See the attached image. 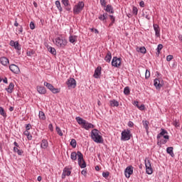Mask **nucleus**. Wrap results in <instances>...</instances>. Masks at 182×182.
I'll return each instance as SVG.
<instances>
[{"mask_svg": "<svg viewBox=\"0 0 182 182\" xmlns=\"http://www.w3.org/2000/svg\"><path fill=\"white\" fill-rule=\"evenodd\" d=\"M168 134V132H167V130L164 129H161V132L157 135V144L159 146V147H161L163 144H166L167 141H168V139H170V136L167 135Z\"/></svg>", "mask_w": 182, "mask_h": 182, "instance_id": "nucleus-1", "label": "nucleus"}, {"mask_svg": "<svg viewBox=\"0 0 182 182\" xmlns=\"http://www.w3.org/2000/svg\"><path fill=\"white\" fill-rule=\"evenodd\" d=\"M77 157L80 167H81V168H85L86 167V162L85 161V159H83V154L82 152L78 151L77 153L75 151L71 153L70 159L73 161L77 160Z\"/></svg>", "mask_w": 182, "mask_h": 182, "instance_id": "nucleus-2", "label": "nucleus"}, {"mask_svg": "<svg viewBox=\"0 0 182 182\" xmlns=\"http://www.w3.org/2000/svg\"><path fill=\"white\" fill-rule=\"evenodd\" d=\"M76 122L78 124L82 125V129H85V130H89L90 129H95V125L92 123H89L87 121L83 119L80 117H77L75 118Z\"/></svg>", "mask_w": 182, "mask_h": 182, "instance_id": "nucleus-3", "label": "nucleus"}, {"mask_svg": "<svg viewBox=\"0 0 182 182\" xmlns=\"http://www.w3.org/2000/svg\"><path fill=\"white\" fill-rule=\"evenodd\" d=\"M100 132L99 130L94 129L91 132V139H93V141L95 143H98L99 144H103V137L99 134Z\"/></svg>", "mask_w": 182, "mask_h": 182, "instance_id": "nucleus-4", "label": "nucleus"}, {"mask_svg": "<svg viewBox=\"0 0 182 182\" xmlns=\"http://www.w3.org/2000/svg\"><path fill=\"white\" fill-rule=\"evenodd\" d=\"M54 43L58 46V48L65 49V47L68 45V41L63 36H60L55 38Z\"/></svg>", "mask_w": 182, "mask_h": 182, "instance_id": "nucleus-5", "label": "nucleus"}, {"mask_svg": "<svg viewBox=\"0 0 182 182\" xmlns=\"http://www.w3.org/2000/svg\"><path fill=\"white\" fill-rule=\"evenodd\" d=\"M83 8H85V3H83V1H79L73 7V14H75V15H79V14L83 11Z\"/></svg>", "mask_w": 182, "mask_h": 182, "instance_id": "nucleus-6", "label": "nucleus"}, {"mask_svg": "<svg viewBox=\"0 0 182 182\" xmlns=\"http://www.w3.org/2000/svg\"><path fill=\"white\" fill-rule=\"evenodd\" d=\"M130 139H132V134H130L129 129H125L122 132L121 140L122 141H127L128 140H130Z\"/></svg>", "mask_w": 182, "mask_h": 182, "instance_id": "nucleus-7", "label": "nucleus"}, {"mask_svg": "<svg viewBox=\"0 0 182 182\" xmlns=\"http://www.w3.org/2000/svg\"><path fill=\"white\" fill-rule=\"evenodd\" d=\"M112 66L114 68H120V66H122V58L113 57L112 60Z\"/></svg>", "mask_w": 182, "mask_h": 182, "instance_id": "nucleus-8", "label": "nucleus"}, {"mask_svg": "<svg viewBox=\"0 0 182 182\" xmlns=\"http://www.w3.org/2000/svg\"><path fill=\"white\" fill-rule=\"evenodd\" d=\"M9 70H11V72L15 73L16 75L21 73V70H19V67L15 64L10 65Z\"/></svg>", "mask_w": 182, "mask_h": 182, "instance_id": "nucleus-9", "label": "nucleus"}, {"mask_svg": "<svg viewBox=\"0 0 182 182\" xmlns=\"http://www.w3.org/2000/svg\"><path fill=\"white\" fill-rule=\"evenodd\" d=\"M163 85H164V81H163V80H160L159 78H156L154 80V86H155L156 89H160L163 87Z\"/></svg>", "mask_w": 182, "mask_h": 182, "instance_id": "nucleus-10", "label": "nucleus"}, {"mask_svg": "<svg viewBox=\"0 0 182 182\" xmlns=\"http://www.w3.org/2000/svg\"><path fill=\"white\" fill-rule=\"evenodd\" d=\"M125 177L130 178V176L133 174V166H127L124 171Z\"/></svg>", "mask_w": 182, "mask_h": 182, "instance_id": "nucleus-11", "label": "nucleus"}, {"mask_svg": "<svg viewBox=\"0 0 182 182\" xmlns=\"http://www.w3.org/2000/svg\"><path fill=\"white\" fill-rule=\"evenodd\" d=\"M67 85L68 87L75 89V87H76V80L75 78H69L67 81Z\"/></svg>", "mask_w": 182, "mask_h": 182, "instance_id": "nucleus-12", "label": "nucleus"}, {"mask_svg": "<svg viewBox=\"0 0 182 182\" xmlns=\"http://www.w3.org/2000/svg\"><path fill=\"white\" fill-rule=\"evenodd\" d=\"M61 3L65 6V10L70 12L72 8L70 7V3L69 2V0H61Z\"/></svg>", "mask_w": 182, "mask_h": 182, "instance_id": "nucleus-13", "label": "nucleus"}, {"mask_svg": "<svg viewBox=\"0 0 182 182\" xmlns=\"http://www.w3.org/2000/svg\"><path fill=\"white\" fill-rule=\"evenodd\" d=\"M0 63L3 66H8L9 65V59L8 58L3 56L0 58Z\"/></svg>", "mask_w": 182, "mask_h": 182, "instance_id": "nucleus-14", "label": "nucleus"}, {"mask_svg": "<svg viewBox=\"0 0 182 182\" xmlns=\"http://www.w3.org/2000/svg\"><path fill=\"white\" fill-rule=\"evenodd\" d=\"M154 31H155V36L160 38V26L159 24H153Z\"/></svg>", "mask_w": 182, "mask_h": 182, "instance_id": "nucleus-15", "label": "nucleus"}, {"mask_svg": "<svg viewBox=\"0 0 182 182\" xmlns=\"http://www.w3.org/2000/svg\"><path fill=\"white\" fill-rule=\"evenodd\" d=\"M100 75H102V67H97L95 70L94 77L95 79H99Z\"/></svg>", "mask_w": 182, "mask_h": 182, "instance_id": "nucleus-16", "label": "nucleus"}, {"mask_svg": "<svg viewBox=\"0 0 182 182\" xmlns=\"http://www.w3.org/2000/svg\"><path fill=\"white\" fill-rule=\"evenodd\" d=\"M44 86H46V87H48L51 92H53V90H58V89H55L52 84L48 83V82H44Z\"/></svg>", "mask_w": 182, "mask_h": 182, "instance_id": "nucleus-17", "label": "nucleus"}, {"mask_svg": "<svg viewBox=\"0 0 182 182\" xmlns=\"http://www.w3.org/2000/svg\"><path fill=\"white\" fill-rule=\"evenodd\" d=\"M49 146V144L48 143V140L43 139L41 143V149H48V146Z\"/></svg>", "mask_w": 182, "mask_h": 182, "instance_id": "nucleus-18", "label": "nucleus"}, {"mask_svg": "<svg viewBox=\"0 0 182 182\" xmlns=\"http://www.w3.org/2000/svg\"><path fill=\"white\" fill-rule=\"evenodd\" d=\"M105 60L107 63H110V61L112 60V53H110V51H108L107 53V55H106V56L105 58Z\"/></svg>", "mask_w": 182, "mask_h": 182, "instance_id": "nucleus-19", "label": "nucleus"}, {"mask_svg": "<svg viewBox=\"0 0 182 182\" xmlns=\"http://www.w3.org/2000/svg\"><path fill=\"white\" fill-rule=\"evenodd\" d=\"M143 16L146 18V19H148V21H150V19H151V13L148 10L143 13Z\"/></svg>", "mask_w": 182, "mask_h": 182, "instance_id": "nucleus-20", "label": "nucleus"}, {"mask_svg": "<svg viewBox=\"0 0 182 182\" xmlns=\"http://www.w3.org/2000/svg\"><path fill=\"white\" fill-rule=\"evenodd\" d=\"M76 41H77V36L70 35L69 36V42L70 43H73V45H75V42H76Z\"/></svg>", "mask_w": 182, "mask_h": 182, "instance_id": "nucleus-21", "label": "nucleus"}, {"mask_svg": "<svg viewBox=\"0 0 182 182\" xmlns=\"http://www.w3.org/2000/svg\"><path fill=\"white\" fill-rule=\"evenodd\" d=\"M55 6L59 12H62L63 11V8H62V5H60V1L59 0L55 1Z\"/></svg>", "mask_w": 182, "mask_h": 182, "instance_id": "nucleus-22", "label": "nucleus"}, {"mask_svg": "<svg viewBox=\"0 0 182 182\" xmlns=\"http://www.w3.org/2000/svg\"><path fill=\"white\" fill-rule=\"evenodd\" d=\"M109 105L112 107H119V102H117L116 100H112L109 101Z\"/></svg>", "mask_w": 182, "mask_h": 182, "instance_id": "nucleus-23", "label": "nucleus"}, {"mask_svg": "<svg viewBox=\"0 0 182 182\" xmlns=\"http://www.w3.org/2000/svg\"><path fill=\"white\" fill-rule=\"evenodd\" d=\"M19 149H21V147H14V153H17V154H18V156H22L23 151H22Z\"/></svg>", "mask_w": 182, "mask_h": 182, "instance_id": "nucleus-24", "label": "nucleus"}, {"mask_svg": "<svg viewBox=\"0 0 182 182\" xmlns=\"http://www.w3.org/2000/svg\"><path fill=\"white\" fill-rule=\"evenodd\" d=\"M166 153H168V154H170V156H171V157H174V152H173L172 146L168 147L166 149Z\"/></svg>", "mask_w": 182, "mask_h": 182, "instance_id": "nucleus-25", "label": "nucleus"}, {"mask_svg": "<svg viewBox=\"0 0 182 182\" xmlns=\"http://www.w3.org/2000/svg\"><path fill=\"white\" fill-rule=\"evenodd\" d=\"M98 19H100V21H106V19H107V13H104L103 14H101L98 17Z\"/></svg>", "mask_w": 182, "mask_h": 182, "instance_id": "nucleus-26", "label": "nucleus"}, {"mask_svg": "<svg viewBox=\"0 0 182 182\" xmlns=\"http://www.w3.org/2000/svg\"><path fill=\"white\" fill-rule=\"evenodd\" d=\"M136 50H137V52H140V53H143L144 55L146 54L147 52V50H146V47H144V46L137 48Z\"/></svg>", "mask_w": 182, "mask_h": 182, "instance_id": "nucleus-27", "label": "nucleus"}, {"mask_svg": "<svg viewBox=\"0 0 182 182\" xmlns=\"http://www.w3.org/2000/svg\"><path fill=\"white\" fill-rule=\"evenodd\" d=\"M24 136H26L28 140H32V135H31V133L29 132V131L26 130L23 132Z\"/></svg>", "mask_w": 182, "mask_h": 182, "instance_id": "nucleus-28", "label": "nucleus"}, {"mask_svg": "<svg viewBox=\"0 0 182 182\" xmlns=\"http://www.w3.org/2000/svg\"><path fill=\"white\" fill-rule=\"evenodd\" d=\"M48 52H50V53H51V55H56V49H55V48L53 47H48Z\"/></svg>", "mask_w": 182, "mask_h": 182, "instance_id": "nucleus-29", "label": "nucleus"}, {"mask_svg": "<svg viewBox=\"0 0 182 182\" xmlns=\"http://www.w3.org/2000/svg\"><path fill=\"white\" fill-rule=\"evenodd\" d=\"M105 11L107 12H109V14H113L114 11H113V7H112V6H109V5H107L106 9H105Z\"/></svg>", "mask_w": 182, "mask_h": 182, "instance_id": "nucleus-30", "label": "nucleus"}, {"mask_svg": "<svg viewBox=\"0 0 182 182\" xmlns=\"http://www.w3.org/2000/svg\"><path fill=\"white\" fill-rule=\"evenodd\" d=\"M146 174H153V168L151 166L146 167Z\"/></svg>", "mask_w": 182, "mask_h": 182, "instance_id": "nucleus-31", "label": "nucleus"}, {"mask_svg": "<svg viewBox=\"0 0 182 182\" xmlns=\"http://www.w3.org/2000/svg\"><path fill=\"white\" fill-rule=\"evenodd\" d=\"M13 48H14V49H16V50H21V45L19 44V42H18V41H16V43H15L14 46Z\"/></svg>", "mask_w": 182, "mask_h": 182, "instance_id": "nucleus-32", "label": "nucleus"}, {"mask_svg": "<svg viewBox=\"0 0 182 182\" xmlns=\"http://www.w3.org/2000/svg\"><path fill=\"white\" fill-rule=\"evenodd\" d=\"M39 118L41 119V120H45L46 119V117H45V113L43 112L40 111L38 114Z\"/></svg>", "mask_w": 182, "mask_h": 182, "instance_id": "nucleus-33", "label": "nucleus"}, {"mask_svg": "<svg viewBox=\"0 0 182 182\" xmlns=\"http://www.w3.org/2000/svg\"><path fill=\"white\" fill-rule=\"evenodd\" d=\"M161 49H163V44H159L157 48H156V54L159 55H160V50H161Z\"/></svg>", "mask_w": 182, "mask_h": 182, "instance_id": "nucleus-34", "label": "nucleus"}, {"mask_svg": "<svg viewBox=\"0 0 182 182\" xmlns=\"http://www.w3.org/2000/svg\"><path fill=\"white\" fill-rule=\"evenodd\" d=\"M70 144V146H72V147H73V149H75L76 144H77L76 139H71Z\"/></svg>", "mask_w": 182, "mask_h": 182, "instance_id": "nucleus-35", "label": "nucleus"}, {"mask_svg": "<svg viewBox=\"0 0 182 182\" xmlns=\"http://www.w3.org/2000/svg\"><path fill=\"white\" fill-rule=\"evenodd\" d=\"M144 126L146 129V133L149 132V122L147 120L143 121Z\"/></svg>", "mask_w": 182, "mask_h": 182, "instance_id": "nucleus-36", "label": "nucleus"}, {"mask_svg": "<svg viewBox=\"0 0 182 182\" xmlns=\"http://www.w3.org/2000/svg\"><path fill=\"white\" fill-rule=\"evenodd\" d=\"M145 166L146 167L151 166V163L150 162V160L149 159V158L145 159Z\"/></svg>", "mask_w": 182, "mask_h": 182, "instance_id": "nucleus-37", "label": "nucleus"}, {"mask_svg": "<svg viewBox=\"0 0 182 182\" xmlns=\"http://www.w3.org/2000/svg\"><path fill=\"white\" fill-rule=\"evenodd\" d=\"M55 130L59 136H63V133L62 132V129L59 127H55Z\"/></svg>", "mask_w": 182, "mask_h": 182, "instance_id": "nucleus-38", "label": "nucleus"}, {"mask_svg": "<svg viewBox=\"0 0 182 182\" xmlns=\"http://www.w3.org/2000/svg\"><path fill=\"white\" fill-rule=\"evenodd\" d=\"M14 85L13 82H10L9 83V87L6 89V90H10L11 92V90H14Z\"/></svg>", "mask_w": 182, "mask_h": 182, "instance_id": "nucleus-39", "label": "nucleus"}, {"mask_svg": "<svg viewBox=\"0 0 182 182\" xmlns=\"http://www.w3.org/2000/svg\"><path fill=\"white\" fill-rule=\"evenodd\" d=\"M109 18L111 19V23H109V26H113V23H114V21H115L114 16L110 15Z\"/></svg>", "mask_w": 182, "mask_h": 182, "instance_id": "nucleus-40", "label": "nucleus"}, {"mask_svg": "<svg viewBox=\"0 0 182 182\" xmlns=\"http://www.w3.org/2000/svg\"><path fill=\"white\" fill-rule=\"evenodd\" d=\"M0 114H1V116H4V117L6 116V113H5V110L2 107H0Z\"/></svg>", "mask_w": 182, "mask_h": 182, "instance_id": "nucleus-41", "label": "nucleus"}, {"mask_svg": "<svg viewBox=\"0 0 182 182\" xmlns=\"http://www.w3.org/2000/svg\"><path fill=\"white\" fill-rule=\"evenodd\" d=\"M173 126H175V127H180V122L177 119L173 121Z\"/></svg>", "mask_w": 182, "mask_h": 182, "instance_id": "nucleus-42", "label": "nucleus"}, {"mask_svg": "<svg viewBox=\"0 0 182 182\" xmlns=\"http://www.w3.org/2000/svg\"><path fill=\"white\" fill-rule=\"evenodd\" d=\"M150 77V70H146L145 79H149Z\"/></svg>", "mask_w": 182, "mask_h": 182, "instance_id": "nucleus-43", "label": "nucleus"}, {"mask_svg": "<svg viewBox=\"0 0 182 182\" xmlns=\"http://www.w3.org/2000/svg\"><path fill=\"white\" fill-rule=\"evenodd\" d=\"M132 12H133L134 15H137V14L139 12V9H137V7L134 6L132 9Z\"/></svg>", "mask_w": 182, "mask_h": 182, "instance_id": "nucleus-44", "label": "nucleus"}, {"mask_svg": "<svg viewBox=\"0 0 182 182\" xmlns=\"http://www.w3.org/2000/svg\"><path fill=\"white\" fill-rule=\"evenodd\" d=\"M110 173L109 171H107V172H103L102 173V176L105 178H107V177H109Z\"/></svg>", "mask_w": 182, "mask_h": 182, "instance_id": "nucleus-45", "label": "nucleus"}, {"mask_svg": "<svg viewBox=\"0 0 182 182\" xmlns=\"http://www.w3.org/2000/svg\"><path fill=\"white\" fill-rule=\"evenodd\" d=\"M30 29H31L32 31L35 29V23H33V21H31L30 23Z\"/></svg>", "mask_w": 182, "mask_h": 182, "instance_id": "nucleus-46", "label": "nucleus"}, {"mask_svg": "<svg viewBox=\"0 0 182 182\" xmlns=\"http://www.w3.org/2000/svg\"><path fill=\"white\" fill-rule=\"evenodd\" d=\"M136 107H138V109H139V110H144V109H145L144 105H136Z\"/></svg>", "mask_w": 182, "mask_h": 182, "instance_id": "nucleus-47", "label": "nucleus"}, {"mask_svg": "<svg viewBox=\"0 0 182 182\" xmlns=\"http://www.w3.org/2000/svg\"><path fill=\"white\" fill-rule=\"evenodd\" d=\"M166 60L167 62H170L171 60H173V55H167Z\"/></svg>", "mask_w": 182, "mask_h": 182, "instance_id": "nucleus-48", "label": "nucleus"}, {"mask_svg": "<svg viewBox=\"0 0 182 182\" xmlns=\"http://www.w3.org/2000/svg\"><path fill=\"white\" fill-rule=\"evenodd\" d=\"M16 43V41H14V40H11L10 41V46H12L14 48L15 46Z\"/></svg>", "mask_w": 182, "mask_h": 182, "instance_id": "nucleus-49", "label": "nucleus"}, {"mask_svg": "<svg viewBox=\"0 0 182 182\" xmlns=\"http://www.w3.org/2000/svg\"><path fill=\"white\" fill-rule=\"evenodd\" d=\"M22 32H23V27H22V26H19L18 33H22Z\"/></svg>", "mask_w": 182, "mask_h": 182, "instance_id": "nucleus-50", "label": "nucleus"}, {"mask_svg": "<svg viewBox=\"0 0 182 182\" xmlns=\"http://www.w3.org/2000/svg\"><path fill=\"white\" fill-rule=\"evenodd\" d=\"M31 129H32V125H31V124H27L26 127V129L27 131H29V130H31Z\"/></svg>", "mask_w": 182, "mask_h": 182, "instance_id": "nucleus-51", "label": "nucleus"}, {"mask_svg": "<svg viewBox=\"0 0 182 182\" xmlns=\"http://www.w3.org/2000/svg\"><path fill=\"white\" fill-rule=\"evenodd\" d=\"M100 4L102 6H106V1L105 0H100Z\"/></svg>", "mask_w": 182, "mask_h": 182, "instance_id": "nucleus-52", "label": "nucleus"}, {"mask_svg": "<svg viewBox=\"0 0 182 182\" xmlns=\"http://www.w3.org/2000/svg\"><path fill=\"white\" fill-rule=\"evenodd\" d=\"M71 173L72 172L70 171H65L64 172V174H65V176H68L69 177V176H70Z\"/></svg>", "mask_w": 182, "mask_h": 182, "instance_id": "nucleus-53", "label": "nucleus"}, {"mask_svg": "<svg viewBox=\"0 0 182 182\" xmlns=\"http://www.w3.org/2000/svg\"><path fill=\"white\" fill-rule=\"evenodd\" d=\"M128 126H129V127H133V126H134V124L133 123V122L129 121L128 122Z\"/></svg>", "mask_w": 182, "mask_h": 182, "instance_id": "nucleus-54", "label": "nucleus"}, {"mask_svg": "<svg viewBox=\"0 0 182 182\" xmlns=\"http://www.w3.org/2000/svg\"><path fill=\"white\" fill-rule=\"evenodd\" d=\"M48 129L50 130V132H53V125L52 124H50L48 125Z\"/></svg>", "mask_w": 182, "mask_h": 182, "instance_id": "nucleus-55", "label": "nucleus"}, {"mask_svg": "<svg viewBox=\"0 0 182 182\" xmlns=\"http://www.w3.org/2000/svg\"><path fill=\"white\" fill-rule=\"evenodd\" d=\"M139 6H141V8H144V2L143 1L139 2Z\"/></svg>", "mask_w": 182, "mask_h": 182, "instance_id": "nucleus-56", "label": "nucleus"}, {"mask_svg": "<svg viewBox=\"0 0 182 182\" xmlns=\"http://www.w3.org/2000/svg\"><path fill=\"white\" fill-rule=\"evenodd\" d=\"M33 51H28L27 52V56H31L32 55H33Z\"/></svg>", "mask_w": 182, "mask_h": 182, "instance_id": "nucleus-57", "label": "nucleus"}, {"mask_svg": "<svg viewBox=\"0 0 182 182\" xmlns=\"http://www.w3.org/2000/svg\"><path fill=\"white\" fill-rule=\"evenodd\" d=\"M124 92H130V88L129 87H125L124 89Z\"/></svg>", "mask_w": 182, "mask_h": 182, "instance_id": "nucleus-58", "label": "nucleus"}, {"mask_svg": "<svg viewBox=\"0 0 182 182\" xmlns=\"http://www.w3.org/2000/svg\"><path fill=\"white\" fill-rule=\"evenodd\" d=\"M16 95L18 97H22V94H21V92H16Z\"/></svg>", "mask_w": 182, "mask_h": 182, "instance_id": "nucleus-59", "label": "nucleus"}, {"mask_svg": "<svg viewBox=\"0 0 182 182\" xmlns=\"http://www.w3.org/2000/svg\"><path fill=\"white\" fill-rule=\"evenodd\" d=\"M86 173H87L86 170H82V171H81V174H82V176H85Z\"/></svg>", "mask_w": 182, "mask_h": 182, "instance_id": "nucleus-60", "label": "nucleus"}, {"mask_svg": "<svg viewBox=\"0 0 182 182\" xmlns=\"http://www.w3.org/2000/svg\"><path fill=\"white\" fill-rule=\"evenodd\" d=\"M178 39H179V41L182 43V35L180 34L178 36Z\"/></svg>", "mask_w": 182, "mask_h": 182, "instance_id": "nucleus-61", "label": "nucleus"}, {"mask_svg": "<svg viewBox=\"0 0 182 182\" xmlns=\"http://www.w3.org/2000/svg\"><path fill=\"white\" fill-rule=\"evenodd\" d=\"M14 26H19V23H18V21H16V19L14 23Z\"/></svg>", "mask_w": 182, "mask_h": 182, "instance_id": "nucleus-62", "label": "nucleus"}, {"mask_svg": "<svg viewBox=\"0 0 182 182\" xmlns=\"http://www.w3.org/2000/svg\"><path fill=\"white\" fill-rule=\"evenodd\" d=\"M3 82L4 83H8V79L6 77H5L4 80H3Z\"/></svg>", "mask_w": 182, "mask_h": 182, "instance_id": "nucleus-63", "label": "nucleus"}, {"mask_svg": "<svg viewBox=\"0 0 182 182\" xmlns=\"http://www.w3.org/2000/svg\"><path fill=\"white\" fill-rule=\"evenodd\" d=\"M14 147H19V144H18L17 143H16V141H15L14 143Z\"/></svg>", "mask_w": 182, "mask_h": 182, "instance_id": "nucleus-64", "label": "nucleus"}]
</instances>
